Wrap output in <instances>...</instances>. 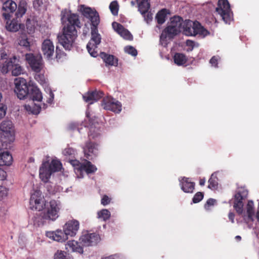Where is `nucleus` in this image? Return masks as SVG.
Segmentation results:
<instances>
[{"mask_svg": "<svg viewBox=\"0 0 259 259\" xmlns=\"http://www.w3.org/2000/svg\"><path fill=\"white\" fill-rule=\"evenodd\" d=\"M61 20L64 28L62 33L58 35V41L65 49L70 50L77 37L75 26H78V17L65 10L62 11Z\"/></svg>", "mask_w": 259, "mask_h": 259, "instance_id": "1", "label": "nucleus"}, {"mask_svg": "<svg viewBox=\"0 0 259 259\" xmlns=\"http://www.w3.org/2000/svg\"><path fill=\"white\" fill-rule=\"evenodd\" d=\"M45 90L48 94L46 99L42 97L41 93L37 88L32 87L31 98L33 103L31 105H25V108L27 111L32 114H37L40 112L41 108L45 109L47 107L45 101L48 104H52L54 99V94L50 88H48Z\"/></svg>", "mask_w": 259, "mask_h": 259, "instance_id": "2", "label": "nucleus"}, {"mask_svg": "<svg viewBox=\"0 0 259 259\" xmlns=\"http://www.w3.org/2000/svg\"><path fill=\"white\" fill-rule=\"evenodd\" d=\"M247 195L248 191L246 189H239L234 196L233 207L239 214H241L245 219L252 221L255 214L253 202L252 200H248L245 207H243L242 200L245 199Z\"/></svg>", "mask_w": 259, "mask_h": 259, "instance_id": "3", "label": "nucleus"}, {"mask_svg": "<svg viewBox=\"0 0 259 259\" xmlns=\"http://www.w3.org/2000/svg\"><path fill=\"white\" fill-rule=\"evenodd\" d=\"M183 20L179 16H174L170 20L167 26L162 31L160 37L161 44L165 46L168 41L182 30Z\"/></svg>", "mask_w": 259, "mask_h": 259, "instance_id": "4", "label": "nucleus"}, {"mask_svg": "<svg viewBox=\"0 0 259 259\" xmlns=\"http://www.w3.org/2000/svg\"><path fill=\"white\" fill-rule=\"evenodd\" d=\"M62 168V164L57 159H50L48 157L44 160L39 169V178L44 182H48L51 175Z\"/></svg>", "mask_w": 259, "mask_h": 259, "instance_id": "5", "label": "nucleus"}, {"mask_svg": "<svg viewBox=\"0 0 259 259\" xmlns=\"http://www.w3.org/2000/svg\"><path fill=\"white\" fill-rule=\"evenodd\" d=\"M0 138L2 141L6 145L14 141L15 130L11 120L6 119L0 123Z\"/></svg>", "mask_w": 259, "mask_h": 259, "instance_id": "6", "label": "nucleus"}, {"mask_svg": "<svg viewBox=\"0 0 259 259\" xmlns=\"http://www.w3.org/2000/svg\"><path fill=\"white\" fill-rule=\"evenodd\" d=\"M182 31L187 36H195L199 34L202 37H205L209 34L208 31L198 22H193L190 20H186L183 22Z\"/></svg>", "mask_w": 259, "mask_h": 259, "instance_id": "7", "label": "nucleus"}, {"mask_svg": "<svg viewBox=\"0 0 259 259\" xmlns=\"http://www.w3.org/2000/svg\"><path fill=\"white\" fill-rule=\"evenodd\" d=\"M70 163L74 167L75 173L78 178H82L84 172L90 174L94 173L97 170L96 166L87 160H84L81 162L77 160H71Z\"/></svg>", "mask_w": 259, "mask_h": 259, "instance_id": "8", "label": "nucleus"}, {"mask_svg": "<svg viewBox=\"0 0 259 259\" xmlns=\"http://www.w3.org/2000/svg\"><path fill=\"white\" fill-rule=\"evenodd\" d=\"M19 61V59L15 56L6 60L1 67V71L3 73H7L9 71H11L13 76H18L24 74L25 70L18 63Z\"/></svg>", "mask_w": 259, "mask_h": 259, "instance_id": "9", "label": "nucleus"}, {"mask_svg": "<svg viewBox=\"0 0 259 259\" xmlns=\"http://www.w3.org/2000/svg\"><path fill=\"white\" fill-rule=\"evenodd\" d=\"M61 203L55 200H52L45 206V211L44 218L46 220L54 221L59 217L61 209Z\"/></svg>", "mask_w": 259, "mask_h": 259, "instance_id": "10", "label": "nucleus"}, {"mask_svg": "<svg viewBox=\"0 0 259 259\" xmlns=\"http://www.w3.org/2000/svg\"><path fill=\"white\" fill-rule=\"evenodd\" d=\"M216 12L221 16L226 24H230L233 20V13L227 0H219Z\"/></svg>", "mask_w": 259, "mask_h": 259, "instance_id": "11", "label": "nucleus"}, {"mask_svg": "<svg viewBox=\"0 0 259 259\" xmlns=\"http://www.w3.org/2000/svg\"><path fill=\"white\" fill-rule=\"evenodd\" d=\"M94 27L92 29V37L87 45V48L91 56L96 57L98 55L97 50V46L101 42V37L98 32L96 26Z\"/></svg>", "mask_w": 259, "mask_h": 259, "instance_id": "12", "label": "nucleus"}, {"mask_svg": "<svg viewBox=\"0 0 259 259\" xmlns=\"http://www.w3.org/2000/svg\"><path fill=\"white\" fill-rule=\"evenodd\" d=\"M46 200L39 190H34L30 199V207L31 209L42 210L46 205Z\"/></svg>", "mask_w": 259, "mask_h": 259, "instance_id": "13", "label": "nucleus"}, {"mask_svg": "<svg viewBox=\"0 0 259 259\" xmlns=\"http://www.w3.org/2000/svg\"><path fill=\"white\" fill-rule=\"evenodd\" d=\"M25 60L32 71L40 73L44 68V63L40 55H34L31 53L25 54Z\"/></svg>", "mask_w": 259, "mask_h": 259, "instance_id": "14", "label": "nucleus"}, {"mask_svg": "<svg viewBox=\"0 0 259 259\" xmlns=\"http://www.w3.org/2000/svg\"><path fill=\"white\" fill-rule=\"evenodd\" d=\"M15 93L20 99H24L29 92L28 86L26 80L22 77H18L14 80Z\"/></svg>", "mask_w": 259, "mask_h": 259, "instance_id": "15", "label": "nucleus"}, {"mask_svg": "<svg viewBox=\"0 0 259 259\" xmlns=\"http://www.w3.org/2000/svg\"><path fill=\"white\" fill-rule=\"evenodd\" d=\"M79 10L84 17L91 20L93 26L98 25L99 23V16L96 11L89 7H86L84 5L80 6Z\"/></svg>", "mask_w": 259, "mask_h": 259, "instance_id": "16", "label": "nucleus"}, {"mask_svg": "<svg viewBox=\"0 0 259 259\" xmlns=\"http://www.w3.org/2000/svg\"><path fill=\"white\" fill-rule=\"evenodd\" d=\"M102 106L104 109L112 111L115 113H119L122 109L121 103L111 97L104 98Z\"/></svg>", "mask_w": 259, "mask_h": 259, "instance_id": "17", "label": "nucleus"}, {"mask_svg": "<svg viewBox=\"0 0 259 259\" xmlns=\"http://www.w3.org/2000/svg\"><path fill=\"white\" fill-rule=\"evenodd\" d=\"M84 156L89 160H93L99 154V146L97 144L88 142L83 148Z\"/></svg>", "mask_w": 259, "mask_h": 259, "instance_id": "18", "label": "nucleus"}, {"mask_svg": "<svg viewBox=\"0 0 259 259\" xmlns=\"http://www.w3.org/2000/svg\"><path fill=\"white\" fill-rule=\"evenodd\" d=\"M79 228V223L76 220H70L66 222L63 227V229L67 237L75 236Z\"/></svg>", "mask_w": 259, "mask_h": 259, "instance_id": "19", "label": "nucleus"}, {"mask_svg": "<svg viewBox=\"0 0 259 259\" xmlns=\"http://www.w3.org/2000/svg\"><path fill=\"white\" fill-rule=\"evenodd\" d=\"M41 50L46 58L48 60L52 59L55 52V46L51 39H46L43 41Z\"/></svg>", "mask_w": 259, "mask_h": 259, "instance_id": "20", "label": "nucleus"}, {"mask_svg": "<svg viewBox=\"0 0 259 259\" xmlns=\"http://www.w3.org/2000/svg\"><path fill=\"white\" fill-rule=\"evenodd\" d=\"M100 240L99 236L96 233H89L85 231L82 232L79 240L84 245L90 246L96 244Z\"/></svg>", "mask_w": 259, "mask_h": 259, "instance_id": "21", "label": "nucleus"}, {"mask_svg": "<svg viewBox=\"0 0 259 259\" xmlns=\"http://www.w3.org/2000/svg\"><path fill=\"white\" fill-rule=\"evenodd\" d=\"M16 3L12 0H8L4 3L2 10L5 11L3 13V17L5 20H9L11 18V13H14L17 9Z\"/></svg>", "mask_w": 259, "mask_h": 259, "instance_id": "22", "label": "nucleus"}, {"mask_svg": "<svg viewBox=\"0 0 259 259\" xmlns=\"http://www.w3.org/2000/svg\"><path fill=\"white\" fill-rule=\"evenodd\" d=\"M46 235L49 238L60 242H65L68 239L65 231L61 229H58L55 231L46 232Z\"/></svg>", "mask_w": 259, "mask_h": 259, "instance_id": "23", "label": "nucleus"}, {"mask_svg": "<svg viewBox=\"0 0 259 259\" xmlns=\"http://www.w3.org/2000/svg\"><path fill=\"white\" fill-rule=\"evenodd\" d=\"M103 95V93L101 91L89 92L83 95V99L85 102L91 104L101 99Z\"/></svg>", "mask_w": 259, "mask_h": 259, "instance_id": "24", "label": "nucleus"}, {"mask_svg": "<svg viewBox=\"0 0 259 259\" xmlns=\"http://www.w3.org/2000/svg\"><path fill=\"white\" fill-rule=\"evenodd\" d=\"M112 26L113 29L123 38L128 40L132 39V35L131 33L121 24L114 22L112 23Z\"/></svg>", "mask_w": 259, "mask_h": 259, "instance_id": "25", "label": "nucleus"}, {"mask_svg": "<svg viewBox=\"0 0 259 259\" xmlns=\"http://www.w3.org/2000/svg\"><path fill=\"white\" fill-rule=\"evenodd\" d=\"M181 189L185 193H192L194 189V183L189 178L183 177L179 179Z\"/></svg>", "mask_w": 259, "mask_h": 259, "instance_id": "26", "label": "nucleus"}, {"mask_svg": "<svg viewBox=\"0 0 259 259\" xmlns=\"http://www.w3.org/2000/svg\"><path fill=\"white\" fill-rule=\"evenodd\" d=\"M6 178V173L0 168V200L6 198L8 195V189L3 186L2 182Z\"/></svg>", "mask_w": 259, "mask_h": 259, "instance_id": "27", "label": "nucleus"}, {"mask_svg": "<svg viewBox=\"0 0 259 259\" xmlns=\"http://www.w3.org/2000/svg\"><path fill=\"white\" fill-rule=\"evenodd\" d=\"M66 249L73 252H77L80 253H83V248L75 240H70L67 242L66 244Z\"/></svg>", "mask_w": 259, "mask_h": 259, "instance_id": "28", "label": "nucleus"}, {"mask_svg": "<svg viewBox=\"0 0 259 259\" xmlns=\"http://www.w3.org/2000/svg\"><path fill=\"white\" fill-rule=\"evenodd\" d=\"M12 156L9 152H2L0 156V165H10L12 164Z\"/></svg>", "mask_w": 259, "mask_h": 259, "instance_id": "29", "label": "nucleus"}, {"mask_svg": "<svg viewBox=\"0 0 259 259\" xmlns=\"http://www.w3.org/2000/svg\"><path fill=\"white\" fill-rule=\"evenodd\" d=\"M101 57L103 59L106 65L117 66L118 61L113 55H107L102 53L100 55Z\"/></svg>", "mask_w": 259, "mask_h": 259, "instance_id": "30", "label": "nucleus"}, {"mask_svg": "<svg viewBox=\"0 0 259 259\" xmlns=\"http://www.w3.org/2000/svg\"><path fill=\"white\" fill-rule=\"evenodd\" d=\"M6 20V28L8 31L16 32L20 29V25L18 23L17 20L15 19L10 20V19Z\"/></svg>", "mask_w": 259, "mask_h": 259, "instance_id": "31", "label": "nucleus"}, {"mask_svg": "<svg viewBox=\"0 0 259 259\" xmlns=\"http://www.w3.org/2000/svg\"><path fill=\"white\" fill-rule=\"evenodd\" d=\"M17 8V10L15 13L17 18H21L25 13L27 9V3L24 1L21 2Z\"/></svg>", "mask_w": 259, "mask_h": 259, "instance_id": "32", "label": "nucleus"}, {"mask_svg": "<svg viewBox=\"0 0 259 259\" xmlns=\"http://www.w3.org/2000/svg\"><path fill=\"white\" fill-rule=\"evenodd\" d=\"M19 45L24 47L27 50H29L30 48V42L28 41L27 35L25 34H21L17 40Z\"/></svg>", "mask_w": 259, "mask_h": 259, "instance_id": "33", "label": "nucleus"}, {"mask_svg": "<svg viewBox=\"0 0 259 259\" xmlns=\"http://www.w3.org/2000/svg\"><path fill=\"white\" fill-rule=\"evenodd\" d=\"M173 58L175 63L179 66L184 65L187 61L186 56L182 53H176Z\"/></svg>", "mask_w": 259, "mask_h": 259, "instance_id": "34", "label": "nucleus"}, {"mask_svg": "<svg viewBox=\"0 0 259 259\" xmlns=\"http://www.w3.org/2000/svg\"><path fill=\"white\" fill-rule=\"evenodd\" d=\"M139 11L141 14L147 11L150 8V3L148 0H137Z\"/></svg>", "mask_w": 259, "mask_h": 259, "instance_id": "35", "label": "nucleus"}, {"mask_svg": "<svg viewBox=\"0 0 259 259\" xmlns=\"http://www.w3.org/2000/svg\"><path fill=\"white\" fill-rule=\"evenodd\" d=\"M37 22L34 18H28L26 22V26L28 32L31 33L34 31Z\"/></svg>", "mask_w": 259, "mask_h": 259, "instance_id": "36", "label": "nucleus"}, {"mask_svg": "<svg viewBox=\"0 0 259 259\" xmlns=\"http://www.w3.org/2000/svg\"><path fill=\"white\" fill-rule=\"evenodd\" d=\"M209 185L208 187L212 190L216 189L218 188V180L215 174H212L208 180Z\"/></svg>", "mask_w": 259, "mask_h": 259, "instance_id": "37", "label": "nucleus"}, {"mask_svg": "<svg viewBox=\"0 0 259 259\" xmlns=\"http://www.w3.org/2000/svg\"><path fill=\"white\" fill-rule=\"evenodd\" d=\"M166 16V11L165 9H163L159 11L156 15V19L158 24H162L165 21V18Z\"/></svg>", "mask_w": 259, "mask_h": 259, "instance_id": "38", "label": "nucleus"}, {"mask_svg": "<svg viewBox=\"0 0 259 259\" xmlns=\"http://www.w3.org/2000/svg\"><path fill=\"white\" fill-rule=\"evenodd\" d=\"M111 216L110 212L106 209H103L98 212V217L99 219L103 221L108 220Z\"/></svg>", "mask_w": 259, "mask_h": 259, "instance_id": "39", "label": "nucleus"}, {"mask_svg": "<svg viewBox=\"0 0 259 259\" xmlns=\"http://www.w3.org/2000/svg\"><path fill=\"white\" fill-rule=\"evenodd\" d=\"M34 8L38 11L46 9V5L44 3V0H35L33 2Z\"/></svg>", "mask_w": 259, "mask_h": 259, "instance_id": "40", "label": "nucleus"}, {"mask_svg": "<svg viewBox=\"0 0 259 259\" xmlns=\"http://www.w3.org/2000/svg\"><path fill=\"white\" fill-rule=\"evenodd\" d=\"M109 9L113 15H117L118 12V5L116 1H113L109 6Z\"/></svg>", "mask_w": 259, "mask_h": 259, "instance_id": "41", "label": "nucleus"}, {"mask_svg": "<svg viewBox=\"0 0 259 259\" xmlns=\"http://www.w3.org/2000/svg\"><path fill=\"white\" fill-rule=\"evenodd\" d=\"M68 254L64 251L57 250L54 254V259H65Z\"/></svg>", "mask_w": 259, "mask_h": 259, "instance_id": "42", "label": "nucleus"}, {"mask_svg": "<svg viewBox=\"0 0 259 259\" xmlns=\"http://www.w3.org/2000/svg\"><path fill=\"white\" fill-rule=\"evenodd\" d=\"M35 79L42 85H46V80L44 74L41 73L36 74L34 76Z\"/></svg>", "mask_w": 259, "mask_h": 259, "instance_id": "43", "label": "nucleus"}, {"mask_svg": "<svg viewBox=\"0 0 259 259\" xmlns=\"http://www.w3.org/2000/svg\"><path fill=\"white\" fill-rule=\"evenodd\" d=\"M124 50L125 53L133 56H136L137 55V50L132 46H126L124 48Z\"/></svg>", "mask_w": 259, "mask_h": 259, "instance_id": "44", "label": "nucleus"}, {"mask_svg": "<svg viewBox=\"0 0 259 259\" xmlns=\"http://www.w3.org/2000/svg\"><path fill=\"white\" fill-rule=\"evenodd\" d=\"M144 18L145 21L147 23H150L153 19V14L148 10L142 14Z\"/></svg>", "mask_w": 259, "mask_h": 259, "instance_id": "45", "label": "nucleus"}, {"mask_svg": "<svg viewBox=\"0 0 259 259\" xmlns=\"http://www.w3.org/2000/svg\"><path fill=\"white\" fill-rule=\"evenodd\" d=\"M203 197V195L201 192H197L193 198V202L194 203H198L200 201Z\"/></svg>", "mask_w": 259, "mask_h": 259, "instance_id": "46", "label": "nucleus"}, {"mask_svg": "<svg viewBox=\"0 0 259 259\" xmlns=\"http://www.w3.org/2000/svg\"><path fill=\"white\" fill-rule=\"evenodd\" d=\"M216 204V200L214 199H209L205 204L204 207L206 210H209L210 209V206H213Z\"/></svg>", "mask_w": 259, "mask_h": 259, "instance_id": "47", "label": "nucleus"}, {"mask_svg": "<svg viewBox=\"0 0 259 259\" xmlns=\"http://www.w3.org/2000/svg\"><path fill=\"white\" fill-rule=\"evenodd\" d=\"M111 198L107 195H104L101 199V204L103 205L108 204L111 201Z\"/></svg>", "mask_w": 259, "mask_h": 259, "instance_id": "48", "label": "nucleus"}, {"mask_svg": "<svg viewBox=\"0 0 259 259\" xmlns=\"http://www.w3.org/2000/svg\"><path fill=\"white\" fill-rule=\"evenodd\" d=\"M74 150L71 148H65L63 151V154L64 155L67 156V155H71L74 154Z\"/></svg>", "mask_w": 259, "mask_h": 259, "instance_id": "49", "label": "nucleus"}, {"mask_svg": "<svg viewBox=\"0 0 259 259\" xmlns=\"http://www.w3.org/2000/svg\"><path fill=\"white\" fill-rule=\"evenodd\" d=\"M7 107L6 106L0 104V119L4 117L6 113Z\"/></svg>", "mask_w": 259, "mask_h": 259, "instance_id": "50", "label": "nucleus"}, {"mask_svg": "<svg viewBox=\"0 0 259 259\" xmlns=\"http://www.w3.org/2000/svg\"><path fill=\"white\" fill-rule=\"evenodd\" d=\"M186 44L188 48L186 49L187 51H191L194 46V42L191 40H187L186 42Z\"/></svg>", "mask_w": 259, "mask_h": 259, "instance_id": "51", "label": "nucleus"}, {"mask_svg": "<svg viewBox=\"0 0 259 259\" xmlns=\"http://www.w3.org/2000/svg\"><path fill=\"white\" fill-rule=\"evenodd\" d=\"M7 58L6 51L3 48L0 49V60H5Z\"/></svg>", "mask_w": 259, "mask_h": 259, "instance_id": "52", "label": "nucleus"}, {"mask_svg": "<svg viewBox=\"0 0 259 259\" xmlns=\"http://www.w3.org/2000/svg\"><path fill=\"white\" fill-rule=\"evenodd\" d=\"M219 59V57L218 56L213 57L210 60V63L211 64L212 66L215 67H217V62L218 61Z\"/></svg>", "mask_w": 259, "mask_h": 259, "instance_id": "53", "label": "nucleus"}, {"mask_svg": "<svg viewBox=\"0 0 259 259\" xmlns=\"http://www.w3.org/2000/svg\"><path fill=\"white\" fill-rule=\"evenodd\" d=\"M102 259H120V255L117 254H115L103 257Z\"/></svg>", "mask_w": 259, "mask_h": 259, "instance_id": "54", "label": "nucleus"}, {"mask_svg": "<svg viewBox=\"0 0 259 259\" xmlns=\"http://www.w3.org/2000/svg\"><path fill=\"white\" fill-rule=\"evenodd\" d=\"M228 217H229V219L232 222V223H234V217H235L234 214L232 212H230L229 213Z\"/></svg>", "mask_w": 259, "mask_h": 259, "instance_id": "55", "label": "nucleus"}, {"mask_svg": "<svg viewBox=\"0 0 259 259\" xmlns=\"http://www.w3.org/2000/svg\"><path fill=\"white\" fill-rule=\"evenodd\" d=\"M205 183V179H201L199 181V184L201 186H204Z\"/></svg>", "mask_w": 259, "mask_h": 259, "instance_id": "56", "label": "nucleus"}, {"mask_svg": "<svg viewBox=\"0 0 259 259\" xmlns=\"http://www.w3.org/2000/svg\"><path fill=\"white\" fill-rule=\"evenodd\" d=\"M86 115L88 118H90L89 109H88V110L86 112Z\"/></svg>", "mask_w": 259, "mask_h": 259, "instance_id": "57", "label": "nucleus"}, {"mask_svg": "<svg viewBox=\"0 0 259 259\" xmlns=\"http://www.w3.org/2000/svg\"><path fill=\"white\" fill-rule=\"evenodd\" d=\"M256 218L258 220V221H259V210H257V213H256Z\"/></svg>", "mask_w": 259, "mask_h": 259, "instance_id": "58", "label": "nucleus"}, {"mask_svg": "<svg viewBox=\"0 0 259 259\" xmlns=\"http://www.w3.org/2000/svg\"><path fill=\"white\" fill-rule=\"evenodd\" d=\"M236 239H238V240H240V239H241V237H240V236H237L236 237Z\"/></svg>", "mask_w": 259, "mask_h": 259, "instance_id": "59", "label": "nucleus"}, {"mask_svg": "<svg viewBox=\"0 0 259 259\" xmlns=\"http://www.w3.org/2000/svg\"><path fill=\"white\" fill-rule=\"evenodd\" d=\"M2 98V95L1 93L0 92V101H1Z\"/></svg>", "mask_w": 259, "mask_h": 259, "instance_id": "60", "label": "nucleus"}, {"mask_svg": "<svg viewBox=\"0 0 259 259\" xmlns=\"http://www.w3.org/2000/svg\"><path fill=\"white\" fill-rule=\"evenodd\" d=\"M131 4L132 6H134L135 5V3L134 2H131Z\"/></svg>", "mask_w": 259, "mask_h": 259, "instance_id": "61", "label": "nucleus"}, {"mask_svg": "<svg viewBox=\"0 0 259 259\" xmlns=\"http://www.w3.org/2000/svg\"><path fill=\"white\" fill-rule=\"evenodd\" d=\"M94 131V130H93V129H92V127H91V132H92V131Z\"/></svg>", "mask_w": 259, "mask_h": 259, "instance_id": "62", "label": "nucleus"}]
</instances>
